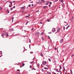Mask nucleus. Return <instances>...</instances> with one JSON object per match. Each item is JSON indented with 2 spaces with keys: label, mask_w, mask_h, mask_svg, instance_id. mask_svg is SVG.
<instances>
[{
  "label": "nucleus",
  "mask_w": 74,
  "mask_h": 74,
  "mask_svg": "<svg viewBox=\"0 0 74 74\" xmlns=\"http://www.w3.org/2000/svg\"><path fill=\"white\" fill-rule=\"evenodd\" d=\"M4 34H5V36H6L7 37H8V33L5 32L4 33Z\"/></svg>",
  "instance_id": "nucleus-1"
},
{
  "label": "nucleus",
  "mask_w": 74,
  "mask_h": 74,
  "mask_svg": "<svg viewBox=\"0 0 74 74\" xmlns=\"http://www.w3.org/2000/svg\"><path fill=\"white\" fill-rule=\"evenodd\" d=\"M42 64L43 65H44V64H47V62L45 61H44L43 62H42Z\"/></svg>",
  "instance_id": "nucleus-2"
},
{
  "label": "nucleus",
  "mask_w": 74,
  "mask_h": 74,
  "mask_svg": "<svg viewBox=\"0 0 74 74\" xmlns=\"http://www.w3.org/2000/svg\"><path fill=\"white\" fill-rule=\"evenodd\" d=\"M9 31L10 32H12V31H14V29L13 28H11L9 30Z\"/></svg>",
  "instance_id": "nucleus-3"
},
{
  "label": "nucleus",
  "mask_w": 74,
  "mask_h": 74,
  "mask_svg": "<svg viewBox=\"0 0 74 74\" xmlns=\"http://www.w3.org/2000/svg\"><path fill=\"white\" fill-rule=\"evenodd\" d=\"M56 30L55 28H53L52 29V32H55Z\"/></svg>",
  "instance_id": "nucleus-4"
},
{
  "label": "nucleus",
  "mask_w": 74,
  "mask_h": 74,
  "mask_svg": "<svg viewBox=\"0 0 74 74\" xmlns=\"http://www.w3.org/2000/svg\"><path fill=\"white\" fill-rule=\"evenodd\" d=\"M39 34H40V32H37L36 34V36H38V35H39Z\"/></svg>",
  "instance_id": "nucleus-5"
},
{
  "label": "nucleus",
  "mask_w": 74,
  "mask_h": 74,
  "mask_svg": "<svg viewBox=\"0 0 74 74\" xmlns=\"http://www.w3.org/2000/svg\"><path fill=\"white\" fill-rule=\"evenodd\" d=\"M64 40L63 39H62L60 40V42L61 43H62L63 42Z\"/></svg>",
  "instance_id": "nucleus-6"
},
{
  "label": "nucleus",
  "mask_w": 74,
  "mask_h": 74,
  "mask_svg": "<svg viewBox=\"0 0 74 74\" xmlns=\"http://www.w3.org/2000/svg\"><path fill=\"white\" fill-rule=\"evenodd\" d=\"M57 30L58 32H59L60 31V29L59 28H57Z\"/></svg>",
  "instance_id": "nucleus-7"
},
{
  "label": "nucleus",
  "mask_w": 74,
  "mask_h": 74,
  "mask_svg": "<svg viewBox=\"0 0 74 74\" xmlns=\"http://www.w3.org/2000/svg\"><path fill=\"white\" fill-rule=\"evenodd\" d=\"M21 8H22V10H25L26 8H25V6H24L23 7H22Z\"/></svg>",
  "instance_id": "nucleus-8"
},
{
  "label": "nucleus",
  "mask_w": 74,
  "mask_h": 74,
  "mask_svg": "<svg viewBox=\"0 0 74 74\" xmlns=\"http://www.w3.org/2000/svg\"><path fill=\"white\" fill-rule=\"evenodd\" d=\"M4 35V34L3 33V34H1V36L2 37H3V38H4V37H3Z\"/></svg>",
  "instance_id": "nucleus-9"
},
{
  "label": "nucleus",
  "mask_w": 74,
  "mask_h": 74,
  "mask_svg": "<svg viewBox=\"0 0 74 74\" xmlns=\"http://www.w3.org/2000/svg\"><path fill=\"white\" fill-rule=\"evenodd\" d=\"M41 1L43 2V3H45V1L44 0H41Z\"/></svg>",
  "instance_id": "nucleus-10"
},
{
  "label": "nucleus",
  "mask_w": 74,
  "mask_h": 74,
  "mask_svg": "<svg viewBox=\"0 0 74 74\" xmlns=\"http://www.w3.org/2000/svg\"><path fill=\"white\" fill-rule=\"evenodd\" d=\"M60 1H61V2H62V3L63 2V0H60Z\"/></svg>",
  "instance_id": "nucleus-11"
},
{
  "label": "nucleus",
  "mask_w": 74,
  "mask_h": 74,
  "mask_svg": "<svg viewBox=\"0 0 74 74\" xmlns=\"http://www.w3.org/2000/svg\"><path fill=\"white\" fill-rule=\"evenodd\" d=\"M69 27H70V25H69L66 28V29H68V28H69Z\"/></svg>",
  "instance_id": "nucleus-12"
},
{
  "label": "nucleus",
  "mask_w": 74,
  "mask_h": 74,
  "mask_svg": "<svg viewBox=\"0 0 74 74\" xmlns=\"http://www.w3.org/2000/svg\"><path fill=\"white\" fill-rule=\"evenodd\" d=\"M3 8H2L1 7H0V10H2V9Z\"/></svg>",
  "instance_id": "nucleus-13"
},
{
  "label": "nucleus",
  "mask_w": 74,
  "mask_h": 74,
  "mask_svg": "<svg viewBox=\"0 0 74 74\" xmlns=\"http://www.w3.org/2000/svg\"><path fill=\"white\" fill-rule=\"evenodd\" d=\"M48 3H50V4H52V2H48Z\"/></svg>",
  "instance_id": "nucleus-14"
},
{
  "label": "nucleus",
  "mask_w": 74,
  "mask_h": 74,
  "mask_svg": "<svg viewBox=\"0 0 74 74\" xmlns=\"http://www.w3.org/2000/svg\"><path fill=\"white\" fill-rule=\"evenodd\" d=\"M43 34H44V33H43V32H42L40 34V35L41 36H42V35H43Z\"/></svg>",
  "instance_id": "nucleus-15"
},
{
  "label": "nucleus",
  "mask_w": 74,
  "mask_h": 74,
  "mask_svg": "<svg viewBox=\"0 0 74 74\" xmlns=\"http://www.w3.org/2000/svg\"><path fill=\"white\" fill-rule=\"evenodd\" d=\"M58 1V0H55V1H53V2H56V1Z\"/></svg>",
  "instance_id": "nucleus-16"
},
{
  "label": "nucleus",
  "mask_w": 74,
  "mask_h": 74,
  "mask_svg": "<svg viewBox=\"0 0 74 74\" xmlns=\"http://www.w3.org/2000/svg\"><path fill=\"white\" fill-rule=\"evenodd\" d=\"M41 39L42 40H44V38L43 37H42Z\"/></svg>",
  "instance_id": "nucleus-17"
},
{
  "label": "nucleus",
  "mask_w": 74,
  "mask_h": 74,
  "mask_svg": "<svg viewBox=\"0 0 74 74\" xmlns=\"http://www.w3.org/2000/svg\"><path fill=\"white\" fill-rule=\"evenodd\" d=\"M14 17H12V22H13V20H14Z\"/></svg>",
  "instance_id": "nucleus-18"
},
{
  "label": "nucleus",
  "mask_w": 74,
  "mask_h": 74,
  "mask_svg": "<svg viewBox=\"0 0 74 74\" xmlns=\"http://www.w3.org/2000/svg\"><path fill=\"white\" fill-rule=\"evenodd\" d=\"M7 12H8V13H9V12H10V11H9V10H7Z\"/></svg>",
  "instance_id": "nucleus-19"
},
{
  "label": "nucleus",
  "mask_w": 74,
  "mask_h": 74,
  "mask_svg": "<svg viewBox=\"0 0 74 74\" xmlns=\"http://www.w3.org/2000/svg\"><path fill=\"white\" fill-rule=\"evenodd\" d=\"M40 55L41 56L43 57L44 56V55L41 53L40 54Z\"/></svg>",
  "instance_id": "nucleus-20"
},
{
  "label": "nucleus",
  "mask_w": 74,
  "mask_h": 74,
  "mask_svg": "<svg viewBox=\"0 0 74 74\" xmlns=\"http://www.w3.org/2000/svg\"><path fill=\"white\" fill-rule=\"evenodd\" d=\"M64 3H63L62 4V7H64Z\"/></svg>",
  "instance_id": "nucleus-21"
},
{
  "label": "nucleus",
  "mask_w": 74,
  "mask_h": 74,
  "mask_svg": "<svg viewBox=\"0 0 74 74\" xmlns=\"http://www.w3.org/2000/svg\"><path fill=\"white\" fill-rule=\"evenodd\" d=\"M48 60H49V62H51V59H50L48 58Z\"/></svg>",
  "instance_id": "nucleus-22"
},
{
  "label": "nucleus",
  "mask_w": 74,
  "mask_h": 74,
  "mask_svg": "<svg viewBox=\"0 0 74 74\" xmlns=\"http://www.w3.org/2000/svg\"><path fill=\"white\" fill-rule=\"evenodd\" d=\"M71 74H73V72H72V70H71Z\"/></svg>",
  "instance_id": "nucleus-23"
},
{
  "label": "nucleus",
  "mask_w": 74,
  "mask_h": 74,
  "mask_svg": "<svg viewBox=\"0 0 74 74\" xmlns=\"http://www.w3.org/2000/svg\"><path fill=\"white\" fill-rule=\"evenodd\" d=\"M37 65L38 66H40V64L39 63L37 64Z\"/></svg>",
  "instance_id": "nucleus-24"
},
{
  "label": "nucleus",
  "mask_w": 74,
  "mask_h": 74,
  "mask_svg": "<svg viewBox=\"0 0 74 74\" xmlns=\"http://www.w3.org/2000/svg\"><path fill=\"white\" fill-rule=\"evenodd\" d=\"M13 10V8H10V11H12V10Z\"/></svg>",
  "instance_id": "nucleus-25"
},
{
  "label": "nucleus",
  "mask_w": 74,
  "mask_h": 74,
  "mask_svg": "<svg viewBox=\"0 0 74 74\" xmlns=\"http://www.w3.org/2000/svg\"><path fill=\"white\" fill-rule=\"evenodd\" d=\"M47 73H48V74H51V72L49 73L48 72H47Z\"/></svg>",
  "instance_id": "nucleus-26"
},
{
  "label": "nucleus",
  "mask_w": 74,
  "mask_h": 74,
  "mask_svg": "<svg viewBox=\"0 0 74 74\" xmlns=\"http://www.w3.org/2000/svg\"><path fill=\"white\" fill-rule=\"evenodd\" d=\"M46 7H47V6H43V8H46Z\"/></svg>",
  "instance_id": "nucleus-27"
},
{
  "label": "nucleus",
  "mask_w": 74,
  "mask_h": 74,
  "mask_svg": "<svg viewBox=\"0 0 74 74\" xmlns=\"http://www.w3.org/2000/svg\"><path fill=\"white\" fill-rule=\"evenodd\" d=\"M56 71L57 72H58V73H59V71H58V69H57L56 70Z\"/></svg>",
  "instance_id": "nucleus-28"
},
{
  "label": "nucleus",
  "mask_w": 74,
  "mask_h": 74,
  "mask_svg": "<svg viewBox=\"0 0 74 74\" xmlns=\"http://www.w3.org/2000/svg\"><path fill=\"white\" fill-rule=\"evenodd\" d=\"M60 69H62V67H61V66H60Z\"/></svg>",
  "instance_id": "nucleus-29"
},
{
  "label": "nucleus",
  "mask_w": 74,
  "mask_h": 74,
  "mask_svg": "<svg viewBox=\"0 0 74 74\" xmlns=\"http://www.w3.org/2000/svg\"><path fill=\"white\" fill-rule=\"evenodd\" d=\"M9 7H10V8H11V5H9Z\"/></svg>",
  "instance_id": "nucleus-30"
},
{
  "label": "nucleus",
  "mask_w": 74,
  "mask_h": 74,
  "mask_svg": "<svg viewBox=\"0 0 74 74\" xmlns=\"http://www.w3.org/2000/svg\"><path fill=\"white\" fill-rule=\"evenodd\" d=\"M10 3L11 4V5H12V2L10 1Z\"/></svg>",
  "instance_id": "nucleus-31"
},
{
  "label": "nucleus",
  "mask_w": 74,
  "mask_h": 74,
  "mask_svg": "<svg viewBox=\"0 0 74 74\" xmlns=\"http://www.w3.org/2000/svg\"><path fill=\"white\" fill-rule=\"evenodd\" d=\"M29 42H31V40L30 39L29 40Z\"/></svg>",
  "instance_id": "nucleus-32"
},
{
  "label": "nucleus",
  "mask_w": 74,
  "mask_h": 74,
  "mask_svg": "<svg viewBox=\"0 0 74 74\" xmlns=\"http://www.w3.org/2000/svg\"><path fill=\"white\" fill-rule=\"evenodd\" d=\"M25 66V64H22V66Z\"/></svg>",
  "instance_id": "nucleus-33"
},
{
  "label": "nucleus",
  "mask_w": 74,
  "mask_h": 74,
  "mask_svg": "<svg viewBox=\"0 0 74 74\" xmlns=\"http://www.w3.org/2000/svg\"><path fill=\"white\" fill-rule=\"evenodd\" d=\"M47 22H50V20L49 19L47 20Z\"/></svg>",
  "instance_id": "nucleus-34"
},
{
  "label": "nucleus",
  "mask_w": 74,
  "mask_h": 74,
  "mask_svg": "<svg viewBox=\"0 0 74 74\" xmlns=\"http://www.w3.org/2000/svg\"><path fill=\"white\" fill-rule=\"evenodd\" d=\"M74 56V54H73L71 56V57H73V56Z\"/></svg>",
  "instance_id": "nucleus-35"
},
{
  "label": "nucleus",
  "mask_w": 74,
  "mask_h": 74,
  "mask_svg": "<svg viewBox=\"0 0 74 74\" xmlns=\"http://www.w3.org/2000/svg\"><path fill=\"white\" fill-rule=\"evenodd\" d=\"M17 71H19V72L20 71V70H19V69H17Z\"/></svg>",
  "instance_id": "nucleus-36"
},
{
  "label": "nucleus",
  "mask_w": 74,
  "mask_h": 74,
  "mask_svg": "<svg viewBox=\"0 0 74 74\" xmlns=\"http://www.w3.org/2000/svg\"><path fill=\"white\" fill-rule=\"evenodd\" d=\"M48 2H47V3H46V5H48Z\"/></svg>",
  "instance_id": "nucleus-37"
},
{
  "label": "nucleus",
  "mask_w": 74,
  "mask_h": 74,
  "mask_svg": "<svg viewBox=\"0 0 74 74\" xmlns=\"http://www.w3.org/2000/svg\"><path fill=\"white\" fill-rule=\"evenodd\" d=\"M66 70L65 69V68L64 69L63 71H65Z\"/></svg>",
  "instance_id": "nucleus-38"
},
{
  "label": "nucleus",
  "mask_w": 74,
  "mask_h": 74,
  "mask_svg": "<svg viewBox=\"0 0 74 74\" xmlns=\"http://www.w3.org/2000/svg\"><path fill=\"white\" fill-rule=\"evenodd\" d=\"M31 63H34V62H31Z\"/></svg>",
  "instance_id": "nucleus-39"
},
{
  "label": "nucleus",
  "mask_w": 74,
  "mask_h": 74,
  "mask_svg": "<svg viewBox=\"0 0 74 74\" xmlns=\"http://www.w3.org/2000/svg\"><path fill=\"white\" fill-rule=\"evenodd\" d=\"M13 3H15V1H13Z\"/></svg>",
  "instance_id": "nucleus-40"
},
{
  "label": "nucleus",
  "mask_w": 74,
  "mask_h": 74,
  "mask_svg": "<svg viewBox=\"0 0 74 74\" xmlns=\"http://www.w3.org/2000/svg\"><path fill=\"white\" fill-rule=\"evenodd\" d=\"M17 74H21V73H19V72H17Z\"/></svg>",
  "instance_id": "nucleus-41"
},
{
  "label": "nucleus",
  "mask_w": 74,
  "mask_h": 74,
  "mask_svg": "<svg viewBox=\"0 0 74 74\" xmlns=\"http://www.w3.org/2000/svg\"><path fill=\"white\" fill-rule=\"evenodd\" d=\"M44 69H47V68H46V67H45V68H44Z\"/></svg>",
  "instance_id": "nucleus-42"
},
{
  "label": "nucleus",
  "mask_w": 74,
  "mask_h": 74,
  "mask_svg": "<svg viewBox=\"0 0 74 74\" xmlns=\"http://www.w3.org/2000/svg\"><path fill=\"white\" fill-rule=\"evenodd\" d=\"M63 29H64V30H65V27H64Z\"/></svg>",
  "instance_id": "nucleus-43"
},
{
  "label": "nucleus",
  "mask_w": 74,
  "mask_h": 74,
  "mask_svg": "<svg viewBox=\"0 0 74 74\" xmlns=\"http://www.w3.org/2000/svg\"><path fill=\"white\" fill-rule=\"evenodd\" d=\"M48 38L49 39H50V37H49V36H48Z\"/></svg>",
  "instance_id": "nucleus-44"
},
{
  "label": "nucleus",
  "mask_w": 74,
  "mask_h": 74,
  "mask_svg": "<svg viewBox=\"0 0 74 74\" xmlns=\"http://www.w3.org/2000/svg\"><path fill=\"white\" fill-rule=\"evenodd\" d=\"M33 53V52L32 51L30 52V53Z\"/></svg>",
  "instance_id": "nucleus-45"
},
{
  "label": "nucleus",
  "mask_w": 74,
  "mask_h": 74,
  "mask_svg": "<svg viewBox=\"0 0 74 74\" xmlns=\"http://www.w3.org/2000/svg\"><path fill=\"white\" fill-rule=\"evenodd\" d=\"M27 23H28V22H27L26 23L25 25H27Z\"/></svg>",
  "instance_id": "nucleus-46"
},
{
  "label": "nucleus",
  "mask_w": 74,
  "mask_h": 74,
  "mask_svg": "<svg viewBox=\"0 0 74 74\" xmlns=\"http://www.w3.org/2000/svg\"><path fill=\"white\" fill-rule=\"evenodd\" d=\"M36 70V69H32V70Z\"/></svg>",
  "instance_id": "nucleus-47"
},
{
  "label": "nucleus",
  "mask_w": 74,
  "mask_h": 74,
  "mask_svg": "<svg viewBox=\"0 0 74 74\" xmlns=\"http://www.w3.org/2000/svg\"><path fill=\"white\" fill-rule=\"evenodd\" d=\"M31 6V5H29V7H30V6Z\"/></svg>",
  "instance_id": "nucleus-48"
},
{
  "label": "nucleus",
  "mask_w": 74,
  "mask_h": 74,
  "mask_svg": "<svg viewBox=\"0 0 74 74\" xmlns=\"http://www.w3.org/2000/svg\"><path fill=\"white\" fill-rule=\"evenodd\" d=\"M15 8V6H14L13 7V8Z\"/></svg>",
  "instance_id": "nucleus-49"
},
{
  "label": "nucleus",
  "mask_w": 74,
  "mask_h": 74,
  "mask_svg": "<svg viewBox=\"0 0 74 74\" xmlns=\"http://www.w3.org/2000/svg\"><path fill=\"white\" fill-rule=\"evenodd\" d=\"M29 48L30 49V45H29Z\"/></svg>",
  "instance_id": "nucleus-50"
},
{
  "label": "nucleus",
  "mask_w": 74,
  "mask_h": 74,
  "mask_svg": "<svg viewBox=\"0 0 74 74\" xmlns=\"http://www.w3.org/2000/svg\"><path fill=\"white\" fill-rule=\"evenodd\" d=\"M33 3V1H31V2H30L31 3Z\"/></svg>",
  "instance_id": "nucleus-51"
},
{
  "label": "nucleus",
  "mask_w": 74,
  "mask_h": 74,
  "mask_svg": "<svg viewBox=\"0 0 74 74\" xmlns=\"http://www.w3.org/2000/svg\"><path fill=\"white\" fill-rule=\"evenodd\" d=\"M30 68H32V66L31 65L30 66Z\"/></svg>",
  "instance_id": "nucleus-52"
},
{
  "label": "nucleus",
  "mask_w": 74,
  "mask_h": 74,
  "mask_svg": "<svg viewBox=\"0 0 74 74\" xmlns=\"http://www.w3.org/2000/svg\"><path fill=\"white\" fill-rule=\"evenodd\" d=\"M53 74H57L56 73H55V72H53Z\"/></svg>",
  "instance_id": "nucleus-53"
},
{
  "label": "nucleus",
  "mask_w": 74,
  "mask_h": 74,
  "mask_svg": "<svg viewBox=\"0 0 74 74\" xmlns=\"http://www.w3.org/2000/svg\"><path fill=\"white\" fill-rule=\"evenodd\" d=\"M51 33H52L51 32H49V34H51Z\"/></svg>",
  "instance_id": "nucleus-54"
},
{
  "label": "nucleus",
  "mask_w": 74,
  "mask_h": 74,
  "mask_svg": "<svg viewBox=\"0 0 74 74\" xmlns=\"http://www.w3.org/2000/svg\"><path fill=\"white\" fill-rule=\"evenodd\" d=\"M34 5H33V4H32V7H33Z\"/></svg>",
  "instance_id": "nucleus-55"
},
{
  "label": "nucleus",
  "mask_w": 74,
  "mask_h": 74,
  "mask_svg": "<svg viewBox=\"0 0 74 74\" xmlns=\"http://www.w3.org/2000/svg\"><path fill=\"white\" fill-rule=\"evenodd\" d=\"M46 66H47V67H49V66L47 65H46Z\"/></svg>",
  "instance_id": "nucleus-56"
},
{
  "label": "nucleus",
  "mask_w": 74,
  "mask_h": 74,
  "mask_svg": "<svg viewBox=\"0 0 74 74\" xmlns=\"http://www.w3.org/2000/svg\"><path fill=\"white\" fill-rule=\"evenodd\" d=\"M55 50H56L57 49H56V48H55Z\"/></svg>",
  "instance_id": "nucleus-57"
},
{
  "label": "nucleus",
  "mask_w": 74,
  "mask_h": 74,
  "mask_svg": "<svg viewBox=\"0 0 74 74\" xmlns=\"http://www.w3.org/2000/svg\"><path fill=\"white\" fill-rule=\"evenodd\" d=\"M49 7H51V5H49Z\"/></svg>",
  "instance_id": "nucleus-58"
},
{
  "label": "nucleus",
  "mask_w": 74,
  "mask_h": 74,
  "mask_svg": "<svg viewBox=\"0 0 74 74\" xmlns=\"http://www.w3.org/2000/svg\"><path fill=\"white\" fill-rule=\"evenodd\" d=\"M20 67L21 68V67H23V66H21Z\"/></svg>",
  "instance_id": "nucleus-59"
},
{
  "label": "nucleus",
  "mask_w": 74,
  "mask_h": 74,
  "mask_svg": "<svg viewBox=\"0 0 74 74\" xmlns=\"http://www.w3.org/2000/svg\"><path fill=\"white\" fill-rule=\"evenodd\" d=\"M67 25H68V24H67L65 26H67Z\"/></svg>",
  "instance_id": "nucleus-60"
},
{
  "label": "nucleus",
  "mask_w": 74,
  "mask_h": 74,
  "mask_svg": "<svg viewBox=\"0 0 74 74\" xmlns=\"http://www.w3.org/2000/svg\"><path fill=\"white\" fill-rule=\"evenodd\" d=\"M54 70H56V69L55 68L54 69Z\"/></svg>",
  "instance_id": "nucleus-61"
},
{
  "label": "nucleus",
  "mask_w": 74,
  "mask_h": 74,
  "mask_svg": "<svg viewBox=\"0 0 74 74\" xmlns=\"http://www.w3.org/2000/svg\"><path fill=\"white\" fill-rule=\"evenodd\" d=\"M33 28H32V30H33Z\"/></svg>",
  "instance_id": "nucleus-62"
},
{
  "label": "nucleus",
  "mask_w": 74,
  "mask_h": 74,
  "mask_svg": "<svg viewBox=\"0 0 74 74\" xmlns=\"http://www.w3.org/2000/svg\"><path fill=\"white\" fill-rule=\"evenodd\" d=\"M2 53H1V55H2Z\"/></svg>",
  "instance_id": "nucleus-63"
},
{
  "label": "nucleus",
  "mask_w": 74,
  "mask_h": 74,
  "mask_svg": "<svg viewBox=\"0 0 74 74\" xmlns=\"http://www.w3.org/2000/svg\"><path fill=\"white\" fill-rule=\"evenodd\" d=\"M23 48H24V49H25V47H23Z\"/></svg>",
  "instance_id": "nucleus-64"
}]
</instances>
